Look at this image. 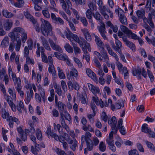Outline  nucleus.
<instances>
[{"label":"nucleus","instance_id":"ddd939ff","mask_svg":"<svg viewBox=\"0 0 155 155\" xmlns=\"http://www.w3.org/2000/svg\"><path fill=\"white\" fill-rule=\"evenodd\" d=\"M77 141L75 138H70L68 137V144L70 148L73 151H75L77 146Z\"/></svg>","mask_w":155,"mask_h":155},{"label":"nucleus","instance_id":"2f4dec72","mask_svg":"<svg viewBox=\"0 0 155 155\" xmlns=\"http://www.w3.org/2000/svg\"><path fill=\"white\" fill-rule=\"evenodd\" d=\"M8 93L12 96L13 100H15L16 99V94L15 90L14 87L12 88H9L8 89Z\"/></svg>","mask_w":155,"mask_h":155},{"label":"nucleus","instance_id":"f03ea898","mask_svg":"<svg viewBox=\"0 0 155 155\" xmlns=\"http://www.w3.org/2000/svg\"><path fill=\"white\" fill-rule=\"evenodd\" d=\"M120 28L121 31L127 35L128 37L134 40L138 39L139 43L140 45H142L144 43L143 41L135 34L133 33L127 27L123 25L120 26Z\"/></svg>","mask_w":155,"mask_h":155},{"label":"nucleus","instance_id":"ea45409f","mask_svg":"<svg viewBox=\"0 0 155 155\" xmlns=\"http://www.w3.org/2000/svg\"><path fill=\"white\" fill-rule=\"evenodd\" d=\"M150 12L148 13V19H152L155 18V11L153 8L150 9Z\"/></svg>","mask_w":155,"mask_h":155},{"label":"nucleus","instance_id":"6e6552de","mask_svg":"<svg viewBox=\"0 0 155 155\" xmlns=\"http://www.w3.org/2000/svg\"><path fill=\"white\" fill-rule=\"evenodd\" d=\"M25 30L22 28L20 27H17L14 28L12 32L9 34V36L13 40H15V35L17 34L18 33H19L21 34L24 33Z\"/></svg>","mask_w":155,"mask_h":155},{"label":"nucleus","instance_id":"39448f33","mask_svg":"<svg viewBox=\"0 0 155 155\" xmlns=\"http://www.w3.org/2000/svg\"><path fill=\"white\" fill-rule=\"evenodd\" d=\"M37 87L39 93H36L35 94L36 100L38 102L40 103L41 102L42 98L45 103L46 99L45 90L40 84L37 85Z\"/></svg>","mask_w":155,"mask_h":155},{"label":"nucleus","instance_id":"774afa93","mask_svg":"<svg viewBox=\"0 0 155 155\" xmlns=\"http://www.w3.org/2000/svg\"><path fill=\"white\" fill-rule=\"evenodd\" d=\"M44 16L47 18H50V17L49 13L48 10H43L42 11Z\"/></svg>","mask_w":155,"mask_h":155},{"label":"nucleus","instance_id":"603ef678","mask_svg":"<svg viewBox=\"0 0 155 155\" xmlns=\"http://www.w3.org/2000/svg\"><path fill=\"white\" fill-rule=\"evenodd\" d=\"M15 84H17L16 87H18V86H21V80L20 78L19 77L16 78V79L13 80Z\"/></svg>","mask_w":155,"mask_h":155},{"label":"nucleus","instance_id":"3c124183","mask_svg":"<svg viewBox=\"0 0 155 155\" xmlns=\"http://www.w3.org/2000/svg\"><path fill=\"white\" fill-rule=\"evenodd\" d=\"M36 136L38 139L39 140H41L42 138V134L41 130L39 129H38L36 130Z\"/></svg>","mask_w":155,"mask_h":155},{"label":"nucleus","instance_id":"bf43d9fd","mask_svg":"<svg viewBox=\"0 0 155 155\" xmlns=\"http://www.w3.org/2000/svg\"><path fill=\"white\" fill-rule=\"evenodd\" d=\"M85 93L82 94L79 96L80 99H81V102L83 104H85L86 103V98L85 97Z\"/></svg>","mask_w":155,"mask_h":155},{"label":"nucleus","instance_id":"2eb2a0df","mask_svg":"<svg viewBox=\"0 0 155 155\" xmlns=\"http://www.w3.org/2000/svg\"><path fill=\"white\" fill-rule=\"evenodd\" d=\"M34 95V92L33 90H28L26 91V96L25 101V103L28 104L30 102L31 98H32Z\"/></svg>","mask_w":155,"mask_h":155},{"label":"nucleus","instance_id":"0eeeda50","mask_svg":"<svg viewBox=\"0 0 155 155\" xmlns=\"http://www.w3.org/2000/svg\"><path fill=\"white\" fill-rule=\"evenodd\" d=\"M68 39L72 43H74V41L78 42L81 47L83 46V42L80 41L78 36L75 34H73L71 32L68 30Z\"/></svg>","mask_w":155,"mask_h":155},{"label":"nucleus","instance_id":"680f3d73","mask_svg":"<svg viewBox=\"0 0 155 155\" xmlns=\"http://www.w3.org/2000/svg\"><path fill=\"white\" fill-rule=\"evenodd\" d=\"M55 151L58 155H67L65 152L59 148H57L55 150Z\"/></svg>","mask_w":155,"mask_h":155},{"label":"nucleus","instance_id":"f8f14e48","mask_svg":"<svg viewBox=\"0 0 155 155\" xmlns=\"http://www.w3.org/2000/svg\"><path fill=\"white\" fill-rule=\"evenodd\" d=\"M49 64H48L49 65L48 68L49 72L50 73H51L53 76H55L56 75V71L54 66L53 64L52 58V57H49Z\"/></svg>","mask_w":155,"mask_h":155},{"label":"nucleus","instance_id":"7ed1b4c3","mask_svg":"<svg viewBox=\"0 0 155 155\" xmlns=\"http://www.w3.org/2000/svg\"><path fill=\"white\" fill-rule=\"evenodd\" d=\"M1 115L4 119L7 118V120L9 122V126L10 127H13L14 122H15L17 124L19 123L20 122L17 118L12 116L8 117L9 114L4 108H2L1 110Z\"/></svg>","mask_w":155,"mask_h":155},{"label":"nucleus","instance_id":"dca6fc26","mask_svg":"<svg viewBox=\"0 0 155 155\" xmlns=\"http://www.w3.org/2000/svg\"><path fill=\"white\" fill-rule=\"evenodd\" d=\"M49 41L51 46L52 49L61 53L63 51L61 47L58 45L56 44L55 42H54L52 40L50 39H49Z\"/></svg>","mask_w":155,"mask_h":155},{"label":"nucleus","instance_id":"4468645a","mask_svg":"<svg viewBox=\"0 0 155 155\" xmlns=\"http://www.w3.org/2000/svg\"><path fill=\"white\" fill-rule=\"evenodd\" d=\"M95 41L101 51L104 50V45L101 39L97 35H95Z\"/></svg>","mask_w":155,"mask_h":155},{"label":"nucleus","instance_id":"0e129e2a","mask_svg":"<svg viewBox=\"0 0 155 155\" xmlns=\"http://www.w3.org/2000/svg\"><path fill=\"white\" fill-rule=\"evenodd\" d=\"M147 73L151 82H153L154 80V77L152 73L148 69L147 70Z\"/></svg>","mask_w":155,"mask_h":155},{"label":"nucleus","instance_id":"a211bd4d","mask_svg":"<svg viewBox=\"0 0 155 155\" xmlns=\"http://www.w3.org/2000/svg\"><path fill=\"white\" fill-rule=\"evenodd\" d=\"M123 119L122 118H120L118 122L117 127L120 129V133L122 135H125L126 134L125 128L124 126H122Z\"/></svg>","mask_w":155,"mask_h":155},{"label":"nucleus","instance_id":"79ce46f5","mask_svg":"<svg viewBox=\"0 0 155 155\" xmlns=\"http://www.w3.org/2000/svg\"><path fill=\"white\" fill-rule=\"evenodd\" d=\"M16 43L15 45V50L17 51H18L20 50L21 46V41L20 38L18 39H16Z\"/></svg>","mask_w":155,"mask_h":155},{"label":"nucleus","instance_id":"69168bd1","mask_svg":"<svg viewBox=\"0 0 155 155\" xmlns=\"http://www.w3.org/2000/svg\"><path fill=\"white\" fill-rule=\"evenodd\" d=\"M50 1L51 5V8L56 12H58V10L56 9L55 8V7L56 6V4L54 0H50Z\"/></svg>","mask_w":155,"mask_h":155},{"label":"nucleus","instance_id":"49530a36","mask_svg":"<svg viewBox=\"0 0 155 155\" xmlns=\"http://www.w3.org/2000/svg\"><path fill=\"white\" fill-rule=\"evenodd\" d=\"M99 148L101 151H104L106 149V146L105 143L102 141L101 142L99 145Z\"/></svg>","mask_w":155,"mask_h":155},{"label":"nucleus","instance_id":"c85d7f7f","mask_svg":"<svg viewBox=\"0 0 155 155\" xmlns=\"http://www.w3.org/2000/svg\"><path fill=\"white\" fill-rule=\"evenodd\" d=\"M116 48H115V51H117L120 54H121V48L122 47V43L121 42L118 40L115 41Z\"/></svg>","mask_w":155,"mask_h":155},{"label":"nucleus","instance_id":"423d86ee","mask_svg":"<svg viewBox=\"0 0 155 155\" xmlns=\"http://www.w3.org/2000/svg\"><path fill=\"white\" fill-rule=\"evenodd\" d=\"M99 25L97 26V28L101 36L104 40H108V38L105 35L107 33L106 31L105 25L102 20H99Z\"/></svg>","mask_w":155,"mask_h":155},{"label":"nucleus","instance_id":"9b49d317","mask_svg":"<svg viewBox=\"0 0 155 155\" xmlns=\"http://www.w3.org/2000/svg\"><path fill=\"white\" fill-rule=\"evenodd\" d=\"M68 67L70 69V76L77 78L78 76V72L72 64L68 61Z\"/></svg>","mask_w":155,"mask_h":155},{"label":"nucleus","instance_id":"aec40b11","mask_svg":"<svg viewBox=\"0 0 155 155\" xmlns=\"http://www.w3.org/2000/svg\"><path fill=\"white\" fill-rule=\"evenodd\" d=\"M87 148L84 149V153L85 154H87V150L91 151L92 150L93 148L94 144L93 142L91 140H87Z\"/></svg>","mask_w":155,"mask_h":155},{"label":"nucleus","instance_id":"4c0bfd02","mask_svg":"<svg viewBox=\"0 0 155 155\" xmlns=\"http://www.w3.org/2000/svg\"><path fill=\"white\" fill-rule=\"evenodd\" d=\"M2 15L7 18H10L13 16V14L8 12L7 10H4L2 12Z\"/></svg>","mask_w":155,"mask_h":155},{"label":"nucleus","instance_id":"8fccbe9b","mask_svg":"<svg viewBox=\"0 0 155 155\" xmlns=\"http://www.w3.org/2000/svg\"><path fill=\"white\" fill-rule=\"evenodd\" d=\"M25 82V83L24 87L27 90H32V84H28V81L26 80L25 78H24Z\"/></svg>","mask_w":155,"mask_h":155},{"label":"nucleus","instance_id":"7c9ffc66","mask_svg":"<svg viewBox=\"0 0 155 155\" xmlns=\"http://www.w3.org/2000/svg\"><path fill=\"white\" fill-rule=\"evenodd\" d=\"M31 148L32 153L35 155H37L38 154V152L40 150L39 145L38 143L35 144V148L32 146L31 147Z\"/></svg>","mask_w":155,"mask_h":155},{"label":"nucleus","instance_id":"f257e3e1","mask_svg":"<svg viewBox=\"0 0 155 155\" xmlns=\"http://www.w3.org/2000/svg\"><path fill=\"white\" fill-rule=\"evenodd\" d=\"M55 106L58 108L60 114L61 124L63 127L67 131L68 126L64 120V118L68 120L67 115L68 114V113L66 109V106L65 104L61 101H59Z\"/></svg>","mask_w":155,"mask_h":155},{"label":"nucleus","instance_id":"09e8293b","mask_svg":"<svg viewBox=\"0 0 155 155\" xmlns=\"http://www.w3.org/2000/svg\"><path fill=\"white\" fill-rule=\"evenodd\" d=\"M45 51L44 48L42 47L38 48V50L36 51V53L37 57H39L40 56V53L41 52V54H43Z\"/></svg>","mask_w":155,"mask_h":155},{"label":"nucleus","instance_id":"37998d69","mask_svg":"<svg viewBox=\"0 0 155 155\" xmlns=\"http://www.w3.org/2000/svg\"><path fill=\"white\" fill-rule=\"evenodd\" d=\"M67 141V140L65 139V138L63 137L60 138V141L62 143L63 147L65 149H66L68 145L66 142V141Z\"/></svg>","mask_w":155,"mask_h":155},{"label":"nucleus","instance_id":"e433bc0d","mask_svg":"<svg viewBox=\"0 0 155 155\" xmlns=\"http://www.w3.org/2000/svg\"><path fill=\"white\" fill-rule=\"evenodd\" d=\"M54 55L58 59L63 60H65L66 59L67 56H64L61 54L55 52L54 53Z\"/></svg>","mask_w":155,"mask_h":155},{"label":"nucleus","instance_id":"338daca9","mask_svg":"<svg viewBox=\"0 0 155 155\" xmlns=\"http://www.w3.org/2000/svg\"><path fill=\"white\" fill-rule=\"evenodd\" d=\"M21 34V41L23 43H24L26 41L27 39V33L24 32Z\"/></svg>","mask_w":155,"mask_h":155},{"label":"nucleus","instance_id":"de8ad7c7","mask_svg":"<svg viewBox=\"0 0 155 155\" xmlns=\"http://www.w3.org/2000/svg\"><path fill=\"white\" fill-rule=\"evenodd\" d=\"M31 21L33 24L35 29L38 32H39L40 31V29L39 26V25L37 23V20H31Z\"/></svg>","mask_w":155,"mask_h":155},{"label":"nucleus","instance_id":"cd10ccee","mask_svg":"<svg viewBox=\"0 0 155 155\" xmlns=\"http://www.w3.org/2000/svg\"><path fill=\"white\" fill-rule=\"evenodd\" d=\"M92 98L93 101L96 103L97 105H100L102 108L104 107L103 102L101 99L99 101L98 98L97 97H93Z\"/></svg>","mask_w":155,"mask_h":155},{"label":"nucleus","instance_id":"20e7f679","mask_svg":"<svg viewBox=\"0 0 155 155\" xmlns=\"http://www.w3.org/2000/svg\"><path fill=\"white\" fill-rule=\"evenodd\" d=\"M41 25V30L44 35H52V26L49 22L46 20H43Z\"/></svg>","mask_w":155,"mask_h":155},{"label":"nucleus","instance_id":"13d9d810","mask_svg":"<svg viewBox=\"0 0 155 155\" xmlns=\"http://www.w3.org/2000/svg\"><path fill=\"white\" fill-rule=\"evenodd\" d=\"M82 129L85 131L88 130L90 132L93 131V129L90 125H88L87 126L86 125L83 126Z\"/></svg>","mask_w":155,"mask_h":155},{"label":"nucleus","instance_id":"864d4df0","mask_svg":"<svg viewBox=\"0 0 155 155\" xmlns=\"http://www.w3.org/2000/svg\"><path fill=\"white\" fill-rule=\"evenodd\" d=\"M18 3H14V5L17 7L20 8L24 4L23 0H17Z\"/></svg>","mask_w":155,"mask_h":155},{"label":"nucleus","instance_id":"6ab92c4d","mask_svg":"<svg viewBox=\"0 0 155 155\" xmlns=\"http://www.w3.org/2000/svg\"><path fill=\"white\" fill-rule=\"evenodd\" d=\"M13 25V23L11 20H6L3 23V27L6 31L10 30Z\"/></svg>","mask_w":155,"mask_h":155},{"label":"nucleus","instance_id":"5fc2aeb1","mask_svg":"<svg viewBox=\"0 0 155 155\" xmlns=\"http://www.w3.org/2000/svg\"><path fill=\"white\" fill-rule=\"evenodd\" d=\"M89 8L91 10H97V6L96 5L93 4V3L90 2L88 4Z\"/></svg>","mask_w":155,"mask_h":155},{"label":"nucleus","instance_id":"473e14b6","mask_svg":"<svg viewBox=\"0 0 155 155\" xmlns=\"http://www.w3.org/2000/svg\"><path fill=\"white\" fill-rule=\"evenodd\" d=\"M101 57L102 58V59L103 58V60L102 61L104 62L109 61V58L106 51L104 50H104H102V51H101Z\"/></svg>","mask_w":155,"mask_h":155},{"label":"nucleus","instance_id":"4d7b16f0","mask_svg":"<svg viewBox=\"0 0 155 155\" xmlns=\"http://www.w3.org/2000/svg\"><path fill=\"white\" fill-rule=\"evenodd\" d=\"M61 85L62 89L64 92H67L68 90L67 84L63 80H62L61 82Z\"/></svg>","mask_w":155,"mask_h":155},{"label":"nucleus","instance_id":"f3484780","mask_svg":"<svg viewBox=\"0 0 155 155\" xmlns=\"http://www.w3.org/2000/svg\"><path fill=\"white\" fill-rule=\"evenodd\" d=\"M136 13L139 19H147L145 16V12L144 9L142 8L140 10H137Z\"/></svg>","mask_w":155,"mask_h":155},{"label":"nucleus","instance_id":"b1692460","mask_svg":"<svg viewBox=\"0 0 155 155\" xmlns=\"http://www.w3.org/2000/svg\"><path fill=\"white\" fill-rule=\"evenodd\" d=\"M81 31L83 33L85 39L88 41H90L91 40V37L90 33L87 28L82 29Z\"/></svg>","mask_w":155,"mask_h":155},{"label":"nucleus","instance_id":"a19ab883","mask_svg":"<svg viewBox=\"0 0 155 155\" xmlns=\"http://www.w3.org/2000/svg\"><path fill=\"white\" fill-rule=\"evenodd\" d=\"M150 129L148 127V125L146 124H143L141 127V131L145 133H148Z\"/></svg>","mask_w":155,"mask_h":155},{"label":"nucleus","instance_id":"6e6d98bb","mask_svg":"<svg viewBox=\"0 0 155 155\" xmlns=\"http://www.w3.org/2000/svg\"><path fill=\"white\" fill-rule=\"evenodd\" d=\"M54 88L55 89V92L58 95L60 96L61 95V90L60 86L56 85L54 86Z\"/></svg>","mask_w":155,"mask_h":155},{"label":"nucleus","instance_id":"1a4fd4ad","mask_svg":"<svg viewBox=\"0 0 155 155\" xmlns=\"http://www.w3.org/2000/svg\"><path fill=\"white\" fill-rule=\"evenodd\" d=\"M132 74L134 76L137 75L139 80H141L142 78L141 74L145 78H146L147 77L146 72H141V69L140 68L137 69H133L132 70Z\"/></svg>","mask_w":155,"mask_h":155},{"label":"nucleus","instance_id":"393cba45","mask_svg":"<svg viewBox=\"0 0 155 155\" xmlns=\"http://www.w3.org/2000/svg\"><path fill=\"white\" fill-rule=\"evenodd\" d=\"M123 41L125 43L126 45L129 47L132 50L135 48V45L132 42L130 41L127 40L126 37L123 38Z\"/></svg>","mask_w":155,"mask_h":155},{"label":"nucleus","instance_id":"e2e57ef3","mask_svg":"<svg viewBox=\"0 0 155 155\" xmlns=\"http://www.w3.org/2000/svg\"><path fill=\"white\" fill-rule=\"evenodd\" d=\"M124 103L123 101H121V102L117 103L116 104V107L117 109H119L121 107H124Z\"/></svg>","mask_w":155,"mask_h":155},{"label":"nucleus","instance_id":"c03bdc74","mask_svg":"<svg viewBox=\"0 0 155 155\" xmlns=\"http://www.w3.org/2000/svg\"><path fill=\"white\" fill-rule=\"evenodd\" d=\"M41 58L42 60V61L44 62L48 63V64H49V57H51V56H48V58H47V56L45 55L44 53V52L41 54Z\"/></svg>","mask_w":155,"mask_h":155},{"label":"nucleus","instance_id":"72a5a7b5","mask_svg":"<svg viewBox=\"0 0 155 155\" xmlns=\"http://www.w3.org/2000/svg\"><path fill=\"white\" fill-rule=\"evenodd\" d=\"M113 134V131H111L109 134L108 138H107L106 140V142L108 145L114 143Z\"/></svg>","mask_w":155,"mask_h":155},{"label":"nucleus","instance_id":"9d476101","mask_svg":"<svg viewBox=\"0 0 155 155\" xmlns=\"http://www.w3.org/2000/svg\"><path fill=\"white\" fill-rule=\"evenodd\" d=\"M4 98L7 101L12 110L14 112L16 110V108L15 104L12 101V97L7 94L4 95Z\"/></svg>","mask_w":155,"mask_h":155},{"label":"nucleus","instance_id":"4be33fe9","mask_svg":"<svg viewBox=\"0 0 155 155\" xmlns=\"http://www.w3.org/2000/svg\"><path fill=\"white\" fill-rule=\"evenodd\" d=\"M88 85L89 89L94 94H95L99 93L100 89L98 87H95L91 84H88Z\"/></svg>","mask_w":155,"mask_h":155},{"label":"nucleus","instance_id":"a878e982","mask_svg":"<svg viewBox=\"0 0 155 155\" xmlns=\"http://www.w3.org/2000/svg\"><path fill=\"white\" fill-rule=\"evenodd\" d=\"M86 73L89 77L94 80L97 81V78L96 77V74L91 69H87L86 71Z\"/></svg>","mask_w":155,"mask_h":155},{"label":"nucleus","instance_id":"412c9836","mask_svg":"<svg viewBox=\"0 0 155 155\" xmlns=\"http://www.w3.org/2000/svg\"><path fill=\"white\" fill-rule=\"evenodd\" d=\"M41 42L43 46L47 50H50L51 48L48 42V40L43 36L41 37Z\"/></svg>","mask_w":155,"mask_h":155},{"label":"nucleus","instance_id":"f704fd0d","mask_svg":"<svg viewBox=\"0 0 155 155\" xmlns=\"http://www.w3.org/2000/svg\"><path fill=\"white\" fill-rule=\"evenodd\" d=\"M17 109L19 112H22V109H24V105L23 102L21 101H17Z\"/></svg>","mask_w":155,"mask_h":155},{"label":"nucleus","instance_id":"c756f323","mask_svg":"<svg viewBox=\"0 0 155 155\" xmlns=\"http://www.w3.org/2000/svg\"><path fill=\"white\" fill-rule=\"evenodd\" d=\"M9 44V38L8 37H5L1 42V46L2 48H6L8 46Z\"/></svg>","mask_w":155,"mask_h":155},{"label":"nucleus","instance_id":"5701e85b","mask_svg":"<svg viewBox=\"0 0 155 155\" xmlns=\"http://www.w3.org/2000/svg\"><path fill=\"white\" fill-rule=\"evenodd\" d=\"M117 122L116 118L115 116H113L112 118L108 120V123L111 126V129H115Z\"/></svg>","mask_w":155,"mask_h":155},{"label":"nucleus","instance_id":"bb28decb","mask_svg":"<svg viewBox=\"0 0 155 155\" xmlns=\"http://www.w3.org/2000/svg\"><path fill=\"white\" fill-rule=\"evenodd\" d=\"M18 132L20 134L22 140L24 141L26 140L27 137L26 134H25L21 127H19L17 128Z\"/></svg>","mask_w":155,"mask_h":155},{"label":"nucleus","instance_id":"052dcab7","mask_svg":"<svg viewBox=\"0 0 155 155\" xmlns=\"http://www.w3.org/2000/svg\"><path fill=\"white\" fill-rule=\"evenodd\" d=\"M86 15L88 19H91V18L92 16V14L91 10L88 9L86 12Z\"/></svg>","mask_w":155,"mask_h":155},{"label":"nucleus","instance_id":"c9c22d12","mask_svg":"<svg viewBox=\"0 0 155 155\" xmlns=\"http://www.w3.org/2000/svg\"><path fill=\"white\" fill-rule=\"evenodd\" d=\"M99 9L101 14H104L105 12L106 11H107L109 13H110V9L107 8V7L105 5L103 6V5H102L99 7Z\"/></svg>","mask_w":155,"mask_h":155},{"label":"nucleus","instance_id":"58836bf2","mask_svg":"<svg viewBox=\"0 0 155 155\" xmlns=\"http://www.w3.org/2000/svg\"><path fill=\"white\" fill-rule=\"evenodd\" d=\"M57 70L58 72V75L59 78L61 79L65 78L66 77L63 72V70L58 66L57 67Z\"/></svg>","mask_w":155,"mask_h":155},{"label":"nucleus","instance_id":"a18cd8bd","mask_svg":"<svg viewBox=\"0 0 155 155\" xmlns=\"http://www.w3.org/2000/svg\"><path fill=\"white\" fill-rule=\"evenodd\" d=\"M22 86L16 87V90L18 93L19 94L20 97L22 98H23L24 96V93L23 91L22 90Z\"/></svg>","mask_w":155,"mask_h":155}]
</instances>
